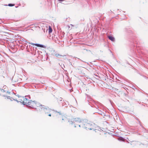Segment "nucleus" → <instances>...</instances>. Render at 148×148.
I'll return each instance as SVG.
<instances>
[{
    "label": "nucleus",
    "mask_w": 148,
    "mask_h": 148,
    "mask_svg": "<svg viewBox=\"0 0 148 148\" xmlns=\"http://www.w3.org/2000/svg\"><path fill=\"white\" fill-rule=\"evenodd\" d=\"M76 125L75 126L76 127L78 126L79 127H80V126L86 129V130H92L95 131L96 132H97V131H99L98 130H97L96 128L98 127L95 124H92L91 123H88L86 121H83L82 122H81L80 124Z\"/></svg>",
    "instance_id": "1"
},
{
    "label": "nucleus",
    "mask_w": 148,
    "mask_h": 148,
    "mask_svg": "<svg viewBox=\"0 0 148 148\" xmlns=\"http://www.w3.org/2000/svg\"><path fill=\"white\" fill-rule=\"evenodd\" d=\"M38 109L39 110L41 111V110H43L45 112H46V110H47L48 111H49V112H51V110L49 109L46 108H45V106L43 105H40L38 106Z\"/></svg>",
    "instance_id": "2"
},
{
    "label": "nucleus",
    "mask_w": 148,
    "mask_h": 148,
    "mask_svg": "<svg viewBox=\"0 0 148 148\" xmlns=\"http://www.w3.org/2000/svg\"><path fill=\"white\" fill-rule=\"evenodd\" d=\"M28 43L29 44H30L31 45H35V46H36L38 47H43V46L42 45H41L37 44H34L33 43H31V42H29Z\"/></svg>",
    "instance_id": "3"
},
{
    "label": "nucleus",
    "mask_w": 148,
    "mask_h": 148,
    "mask_svg": "<svg viewBox=\"0 0 148 148\" xmlns=\"http://www.w3.org/2000/svg\"><path fill=\"white\" fill-rule=\"evenodd\" d=\"M108 38L110 40H111V41H114V40H115L114 38L112 36H108Z\"/></svg>",
    "instance_id": "4"
},
{
    "label": "nucleus",
    "mask_w": 148,
    "mask_h": 148,
    "mask_svg": "<svg viewBox=\"0 0 148 148\" xmlns=\"http://www.w3.org/2000/svg\"><path fill=\"white\" fill-rule=\"evenodd\" d=\"M52 29L51 28V27L50 26H49V33H51L52 32Z\"/></svg>",
    "instance_id": "5"
},
{
    "label": "nucleus",
    "mask_w": 148,
    "mask_h": 148,
    "mask_svg": "<svg viewBox=\"0 0 148 148\" xmlns=\"http://www.w3.org/2000/svg\"><path fill=\"white\" fill-rule=\"evenodd\" d=\"M56 57L58 58H61L62 56L59 54H56Z\"/></svg>",
    "instance_id": "6"
},
{
    "label": "nucleus",
    "mask_w": 148,
    "mask_h": 148,
    "mask_svg": "<svg viewBox=\"0 0 148 148\" xmlns=\"http://www.w3.org/2000/svg\"><path fill=\"white\" fill-rule=\"evenodd\" d=\"M62 120H64L65 121L67 119L66 118V117L65 116H64V115H63V116H62Z\"/></svg>",
    "instance_id": "7"
},
{
    "label": "nucleus",
    "mask_w": 148,
    "mask_h": 148,
    "mask_svg": "<svg viewBox=\"0 0 148 148\" xmlns=\"http://www.w3.org/2000/svg\"><path fill=\"white\" fill-rule=\"evenodd\" d=\"M8 5L9 6H13L14 5V4H9Z\"/></svg>",
    "instance_id": "8"
},
{
    "label": "nucleus",
    "mask_w": 148,
    "mask_h": 148,
    "mask_svg": "<svg viewBox=\"0 0 148 148\" xmlns=\"http://www.w3.org/2000/svg\"><path fill=\"white\" fill-rule=\"evenodd\" d=\"M58 113H59L60 114H62V113L60 112H58Z\"/></svg>",
    "instance_id": "9"
},
{
    "label": "nucleus",
    "mask_w": 148,
    "mask_h": 148,
    "mask_svg": "<svg viewBox=\"0 0 148 148\" xmlns=\"http://www.w3.org/2000/svg\"><path fill=\"white\" fill-rule=\"evenodd\" d=\"M48 116H51V114H48Z\"/></svg>",
    "instance_id": "10"
},
{
    "label": "nucleus",
    "mask_w": 148,
    "mask_h": 148,
    "mask_svg": "<svg viewBox=\"0 0 148 148\" xmlns=\"http://www.w3.org/2000/svg\"><path fill=\"white\" fill-rule=\"evenodd\" d=\"M64 0H59V1H64Z\"/></svg>",
    "instance_id": "11"
},
{
    "label": "nucleus",
    "mask_w": 148,
    "mask_h": 148,
    "mask_svg": "<svg viewBox=\"0 0 148 148\" xmlns=\"http://www.w3.org/2000/svg\"><path fill=\"white\" fill-rule=\"evenodd\" d=\"M45 113H47V114H48V112L46 113V112H45Z\"/></svg>",
    "instance_id": "12"
}]
</instances>
